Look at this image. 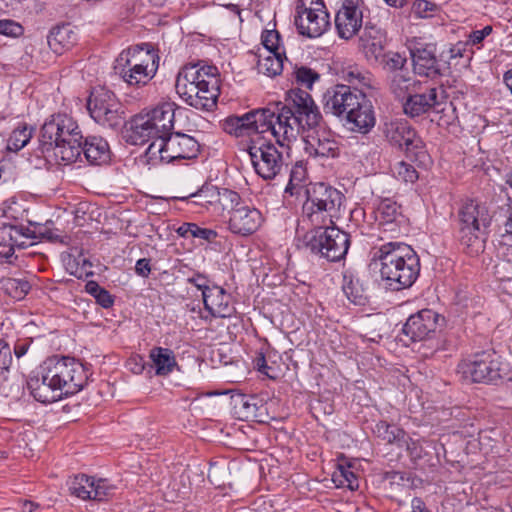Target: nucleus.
Masks as SVG:
<instances>
[{
  "instance_id": "obj_7",
  "label": "nucleus",
  "mask_w": 512,
  "mask_h": 512,
  "mask_svg": "<svg viewBox=\"0 0 512 512\" xmlns=\"http://www.w3.org/2000/svg\"><path fill=\"white\" fill-rule=\"evenodd\" d=\"M307 200L303 205V216L312 225L333 224L332 219L338 217L344 196L336 188L324 183H316L307 189Z\"/></svg>"
},
{
  "instance_id": "obj_62",
  "label": "nucleus",
  "mask_w": 512,
  "mask_h": 512,
  "mask_svg": "<svg viewBox=\"0 0 512 512\" xmlns=\"http://www.w3.org/2000/svg\"><path fill=\"white\" fill-rule=\"evenodd\" d=\"M135 272L141 277H148L151 272L150 260L146 258L139 259L135 265Z\"/></svg>"
},
{
  "instance_id": "obj_29",
  "label": "nucleus",
  "mask_w": 512,
  "mask_h": 512,
  "mask_svg": "<svg viewBox=\"0 0 512 512\" xmlns=\"http://www.w3.org/2000/svg\"><path fill=\"white\" fill-rule=\"evenodd\" d=\"M422 81L416 78V74L411 73L408 68L403 71H398L395 75L389 76V89L391 93L399 100H404L405 97L418 90H423Z\"/></svg>"
},
{
  "instance_id": "obj_3",
  "label": "nucleus",
  "mask_w": 512,
  "mask_h": 512,
  "mask_svg": "<svg viewBox=\"0 0 512 512\" xmlns=\"http://www.w3.org/2000/svg\"><path fill=\"white\" fill-rule=\"evenodd\" d=\"M220 74L214 65L188 64L178 73L175 83L179 97L201 111H213L220 95Z\"/></svg>"
},
{
  "instance_id": "obj_14",
  "label": "nucleus",
  "mask_w": 512,
  "mask_h": 512,
  "mask_svg": "<svg viewBox=\"0 0 512 512\" xmlns=\"http://www.w3.org/2000/svg\"><path fill=\"white\" fill-rule=\"evenodd\" d=\"M315 227L313 234L307 236L306 245L310 251L331 262L343 259L350 245L349 234L336 226L323 228V225H318Z\"/></svg>"
},
{
  "instance_id": "obj_37",
  "label": "nucleus",
  "mask_w": 512,
  "mask_h": 512,
  "mask_svg": "<svg viewBox=\"0 0 512 512\" xmlns=\"http://www.w3.org/2000/svg\"><path fill=\"white\" fill-rule=\"evenodd\" d=\"M373 433L387 444H394L398 447H403L406 432L404 429L397 425L389 424L384 420L378 421L374 428Z\"/></svg>"
},
{
  "instance_id": "obj_1",
  "label": "nucleus",
  "mask_w": 512,
  "mask_h": 512,
  "mask_svg": "<svg viewBox=\"0 0 512 512\" xmlns=\"http://www.w3.org/2000/svg\"><path fill=\"white\" fill-rule=\"evenodd\" d=\"M251 137L270 132L281 147H290L305 129L315 128L323 116L312 96L300 88L286 93L285 102L246 113Z\"/></svg>"
},
{
  "instance_id": "obj_19",
  "label": "nucleus",
  "mask_w": 512,
  "mask_h": 512,
  "mask_svg": "<svg viewBox=\"0 0 512 512\" xmlns=\"http://www.w3.org/2000/svg\"><path fill=\"white\" fill-rule=\"evenodd\" d=\"M115 486L107 479H96L85 474L76 475L69 482V491L82 500L104 501L113 495Z\"/></svg>"
},
{
  "instance_id": "obj_51",
  "label": "nucleus",
  "mask_w": 512,
  "mask_h": 512,
  "mask_svg": "<svg viewBox=\"0 0 512 512\" xmlns=\"http://www.w3.org/2000/svg\"><path fill=\"white\" fill-rule=\"evenodd\" d=\"M437 6L427 0H417L413 5V14L417 18L432 17L436 11Z\"/></svg>"
},
{
  "instance_id": "obj_34",
  "label": "nucleus",
  "mask_w": 512,
  "mask_h": 512,
  "mask_svg": "<svg viewBox=\"0 0 512 512\" xmlns=\"http://www.w3.org/2000/svg\"><path fill=\"white\" fill-rule=\"evenodd\" d=\"M474 50L467 48L464 41H458L455 44H450L447 48L440 52V61L448 67L451 65L466 66L473 58Z\"/></svg>"
},
{
  "instance_id": "obj_23",
  "label": "nucleus",
  "mask_w": 512,
  "mask_h": 512,
  "mask_svg": "<svg viewBox=\"0 0 512 512\" xmlns=\"http://www.w3.org/2000/svg\"><path fill=\"white\" fill-rule=\"evenodd\" d=\"M386 41V32L377 24L367 21L359 35V50L372 64L384 52Z\"/></svg>"
},
{
  "instance_id": "obj_43",
  "label": "nucleus",
  "mask_w": 512,
  "mask_h": 512,
  "mask_svg": "<svg viewBox=\"0 0 512 512\" xmlns=\"http://www.w3.org/2000/svg\"><path fill=\"white\" fill-rule=\"evenodd\" d=\"M292 76L296 84L306 90H312L315 83L321 79V74L306 65H295Z\"/></svg>"
},
{
  "instance_id": "obj_42",
  "label": "nucleus",
  "mask_w": 512,
  "mask_h": 512,
  "mask_svg": "<svg viewBox=\"0 0 512 512\" xmlns=\"http://www.w3.org/2000/svg\"><path fill=\"white\" fill-rule=\"evenodd\" d=\"M222 129L235 137L250 136L251 131L249 128L246 113L241 116L232 115L224 119L221 123Z\"/></svg>"
},
{
  "instance_id": "obj_31",
  "label": "nucleus",
  "mask_w": 512,
  "mask_h": 512,
  "mask_svg": "<svg viewBox=\"0 0 512 512\" xmlns=\"http://www.w3.org/2000/svg\"><path fill=\"white\" fill-rule=\"evenodd\" d=\"M82 153L91 164L100 165L110 159L107 141L100 136H88L81 139Z\"/></svg>"
},
{
  "instance_id": "obj_54",
  "label": "nucleus",
  "mask_w": 512,
  "mask_h": 512,
  "mask_svg": "<svg viewBox=\"0 0 512 512\" xmlns=\"http://www.w3.org/2000/svg\"><path fill=\"white\" fill-rule=\"evenodd\" d=\"M280 35L276 30L266 31L262 36V43L268 53L281 52L279 46Z\"/></svg>"
},
{
  "instance_id": "obj_45",
  "label": "nucleus",
  "mask_w": 512,
  "mask_h": 512,
  "mask_svg": "<svg viewBox=\"0 0 512 512\" xmlns=\"http://www.w3.org/2000/svg\"><path fill=\"white\" fill-rule=\"evenodd\" d=\"M32 132V127L29 128L26 124L19 125L11 133L8 139L7 149L9 151L17 152L24 148L29 143L32 137Z\"/></svg>"
},
{
  "instance_id": "obj_53",
  "label": "nucleus",
  "mask_w": 512,
  "mask_h": 512,
  "mask_svg": "<svg viewBox=\"0 0 512 512\" xmlns=\"http://www.w3.org/2000/svg\"><path fill=\"white\" fill-rule=\"evenodd\" d=\"M406 446V450L411 457L412 460H420L424 456V448L422 445V440L420 439H412L409 438L406 440V437L404 438L403 446Z\"/></svg>"
},
{
  "instance_id": "obj_63",
  "label": "nucleus",
  "mask_w": 512,
  "mask_h": 512,
  "mask_svg": "<svg viewBox=\"0 0 512 512\" xmlns=\"http://www.w3.org/2000/svg\"><path fill=\"white\" fill-rule=\"evenodd\" d=\"M506 234L512 236V204H508L505 210V220L503 222Z\"/></svg>"
},
{
  "instance_id": "obj_8",
  "label": "nucleus",
  "mask_w": 512,
  "mask_h": 512,
  "mask_svg": "<svg viewBox=\"0 0 512 512\" xmlns=\"http://www.w3.org/2000/svg\"><path fill=\"white\" fill-rule=\"evenodd\" d=\"M458 371L473 382L496 383L512 378V368L495 351H482L458 364Z\"/></svg>"
},
{
  "instance_id": "obj_5",
  "label": "nucleus",
  "mask_w": 512,
  "mask_h": 512,
  "mask_svg": "<svg viewBox=\"0 0 512 512\" xmlns=\"http://www.w3.org/2000/svg\"><path fill=\"white\" fill-rule=\"evenodd\" d=\"M160 57L151 43H141L123 50L115 61V70L129 86L147 85L156 75Z\"/></svg>"
},
{
  "instance_id": "obj_9",
  "label": "nucleus",
  "mask_w": 512,
  "mask_h": 512,
  "mask_svg": "<svg viewBox=\"0 0 512 512\" xmlns=\"http://www.w3.org/2000/svg\"><path fill=\"white\" fill-rule=\"evenodd\" d=\"M383 133L392 146L404 150L406 157L417 166L427 168L432 163L425 143L406 120L385 123Z\"/></svg>"
},
{
  "instance_id": "obj_56",
  "label": "nucleus",
  "mask_w": 512,
  "mask_h": 512,
  "mask_svg": "<svg viewBox=\"0 0 512 512\" xmlns=\"http://www.w3.org/2000/svg\"><path fill=\"white\" fill-rule=\"evenodd\" d=\"M12 362V353L10 346L3 340H0V369L8 371Z\"/></svg>"
},
{
  "instance_id": "obj_13",
  "label": "nucleus",
  "mask_w": 512,
  "mask_h": 512,
  "mask_svg": "<svg viewBox=\"0 0 512 512\" xmlns=\"http://www.w3.org/2000/svg\"><path fill=\"white\" fill-rule=\"evenodd\" d=\"M247 152L255 172L264 180H272L287 166L282 152L262 136L251 137Z\"/></svg>"
},
{
  "instance_id": "obj_50",
  "label": "nucleus",
  "mask_w": 512,
  "mask_h": 512,
  "mask_svg": "<svg viewBox=\"0 0 512 512\" xmlns=\"http://www.w3.org/2000/svg\"><path fill=\"white\" fill-rule=\"evenodd\" d=\"M493 32V28L490 25L484 26L482 29L474 30L469 33L467 40L464 41L467 44V48L472 49L476 47V49H480L483 46L484 40L491 35Z\"/></svg>"
},
{
  "instance_id": "obj_35",
  "label": "nucleus",
  "mask_w": 512,
  "mask_h": 512,
  "mask_svg": "<svg viewBox=\"0 0 512 512\" xmlns=\"http://www.w3.org/2000/svg\"><path fill=\"white\" fill-rule=\"evenodd\" d=\"M151 359L157 375L166 376L171 373L177 362L174 352L168 348L154 347L150 350Z\"/></svg>"
},
{
  "instance_id": "obj_39",
  "label": "nucleus",
  "mask_w": 512,
  "mask_h": 512,
  "mask_svg": "<svg viewBox=\"0 0 512 512\" xmlns=\"http://www.w3.org/2000/svg\"><path fill=\"white\" fill-rule=\"evenodd\" d=\"M218 187L212 184H204L199 190L191 193L188 196L176 197L180 201H188L190 198H194L191 203L200 205L206 209L210 206L217 205Z\"/></svg>"
},
{
  "instance_id": "obj_46",
  "label": "nucleus",
  "mask_w": 512,
  "mask_h": 512,
  "mask_svg": "<svg viewBox=\"0 0 512 512\" xmlns=\"http://www.w3.org/2000/svg\"><path fill=\"white\" fill-rule=\"evenodd\" d=\"M344 294L347 298L356 305H363L366 301V296L363 287L359 284L358 280L352 277L344 276L343 286Z\"/></svg>"
},
{
  "instance_id": "obj_58",
  "label": "nucleus",
  "mask_w": 512,
  "mask_h": 512,
  "mask_svg": "<svg viewBox=\"0 0 512 512\" xmlns=\"http://www.w3.org/2000/svg\"><path fill=\"white\" fill-rule=\"evenodd\" d=\"M304 177V170L301 167H295L290 172V180L285 188V192L293 194L292 189L298 185Z\"/></svg>"
},
{
  "instance_id": "obj_21",
  "label": "nucleus",
  "mask_w": 512,
  "mask_h": 512,
  "mask_svg": "<svg viewBox=\"0 0 512 512\" xmlns=\"http://www.w3.org/2000/svg\"><path fill=\"white\" fill-rule=\"evenodd\" d=\"M438 88L423 85V90L413 92L402 100L403 112L409 118H418L431 111L439 112Z\"/></svg>"
},
{
  "instance_id": "obj_26",
  "label": "nucleus",
  "mask_w": 512,
  "mask_h": 512,
  "mask_svg": "<svg viewBox=\"0 0 512 512\" xmlns=\"http://www.w3.org/2000/svg\"><path fill=\"white\" fill-rule=\"evenodd\" d=\"M48 378V371L42 365L39 375L30 377L27 382L31 395L41 403L56 402L64 395L57 383L54 385Z\"/></svg>"
},
{
  "instance_id": "obj_28",
  "label": "nucleus",
  "mask_w": 512,
  "mask_h": 512,
  "mask_svg": "<svg viewBox=\"0 0 512 512\" xmlns=\"http://www.w3.org/2000/svg\"><path fill=\"white\" fill-rule=\"evenodd\" d=\"M150 120L156 139L164 138L174 127L175 110L170 103H164L145 113Z\"/></svg>"
},
{
  "instance_id": "obj_60",
  "label": "nucleus",
  "mask_w": 512,
  "mask_h": 512,
  "mask_svg": "<svg viewBox=\"0 0 512 512\" xmlns=\"http://www.w3.org/2000/svg\"><path fill=\"white\" fill-rule=\"evenodd\" d=\"M4 232L9 236L10 241L12 242L10 245L20 246L18 243V237L23 236V231L21 227L9 225L4 227Z\"/></svg>"
},
{
  "instance_id": "obj_25",
  "label": "nucleus",
  "mask_w": 512,
  "mask_h": 512,
  "mask_svg": "<svg viewBox=\"0 0 512 512\" xmlns=\"http://www.w3.org/2000/svg\"><path fill=\"white\" fill-rule=\"evenodd\" d=\"M355 90V88L345 84H336L327 88L321 98L324 112L335 117L344 115Z\"/></svg>"
},
{
  "instance_id": "obj_16",
  "label": "nucleus",
  "mask_w": 512,
  "mask_h": 512,
  "mask_svg": "<svg viewBox=\"0 0 512 512\" xmlns=\"http://www.w3.org/2000/svg\"><path fill=\"white\" fill-rule=\"evenodd\" d=\"M295 25L301 35L309 38L321 36L328 28L329 14L322 0H301Z\"/></svg>"
},
{
  "instance_id": "obj_33",
  "label": "nucleus",
  "mask_w": 512,
  "mask_h": 512,
  "mask_svg": "<svg viewBox=\"0 0 512 512\" xmlns=\"http://www.w3.org/2000/svg\"><path fill=\"white\" fill-rule=\"evenodd\" d=\"M128 138L133 145H143L156 140L151 122L145 114H139L132 118Z\"/></svg>"
},
{
  "instance_id": "obj_47",
  "label": "nucleus",
  "mask_w": 512,
  "mask_h": 512,
  "mask_svg": "<svg viewBox=\"0 0 512 512\" xmlns=\"http://www.w3.org/2000/svg\"><path fill=\"white\" fill-rule=\"evenodd\" d=\"M217 204L220 205L223 210L229 211L230 214L242 206L241 197L236 191L219 187Z\"/></svg>"
},
{
  "instance_id": "obj_24",
  "label": "nucleus",
  "mask_w": 512,
  "mask_h": 512,
  "mask_svg": "<svg viewBox=\"0 0 512 512\" xmlns=\"http://www.w3.org/2000/svg\"><path fill=\"white\" fill-rule=\"evenodd\" d=\"M261 223L262 214L258 209L242 205L231 213L228 227L232 233L245 236L254 233Z\"/></svg>"
},
{
  "instance_id": "obj_10",
  "label": "nucleus",
  "mask_w": 512,
  "mask_h": 512,
  "mask_svg": "<svg viewBox=\"0 0 512 512\" xmlns=\"http://www.w3.org/2000/svg\"><path fill=\"white\" fill-rule=\"evenodd\" d=\"M48 380L57 383L64 395H73L86 385L89 373L78 360L70 357H52L43 363Z\"/></svg>"
},
{
  "instance_id": "obj_18",
  "label": "nucleus",
  "mask_w": 512,
  "mask_h": 512,
  "mask_svg": "<svg viewBox=\"0 0 512 512\" xmlns=\"http://www.w3.org/2000/svg\"><path fill=\"white\" fill-rule=\"evenodd\" d=\"M414 74L435 79L443 75L442 62L436 56V45L416 42L409 46Z\"/></svg>"
},
{
  "instance_id": "obj_12",
  "label": "nucleus",
  "mask_w": 512,
  "mask_h": 512,
  "mask_svg": "<svg viewBox=\"0 0 512 512\" xmlns=\"http://www.w3.org/2000/svg\"><path fill=\"white\" fill-rule=\"evenodd\" d=\"M87 109L91 118L98 124L111 129H118L125 123L123 105L114 92L105 87L92 89Z\"/></svg>"
},
{
  "instance_id": "obj_48",
  "label": "nucleus",
  "mask_w": 512,
  "mask_h": 512,
  "mask_svg": "<svg viewBox=\"0 0 512 512\" xmlns=\"http://www.w3.org/2000/svg\"><path fill=\"white\" fill-rule=\"evenodd\" d=\"M342 78L351 85L360 84L362 86H369L370 73L360 69L358 66H349L342 71Z\"/></svg>"
},
{
  "instance_id": "obj_38",
  "label": "nucleus",
  "mask_w": 512,
  "mask_h": 512,
  "mask_svg": "<svg viewBox=\"0 0 512 512\" xmlns=\"http://www.w3.org/2000/svg\"><path fill=\"white\" fill-rule=\"evenodd\" d=\"M372 64L378 65L390 75H395L398 71L407 69V58L399 52L388 51L383 52Z\"/></svg>"
},
{
  "instance_id": "obj_41",
  "label": "nucleus",
  "mask_w": 512,
  "mask_h": 512,
  "mask_svg": "<svg viewBox=\"0 0 512 512\" xmlns=\"http://www.w3.org/2000/svg\"><path fill=\"white\" fill-rule=\"evenodd\" d=\"M350 468L351 465L344 460L337 463L336 469L332 474V480L337 487H347L351 490L358 488L357 477Z\"/></svg>"
},
{
  "instance_id": "obj_27",
  "label": "nucleus",
  "mask_w": 512,
  "mask_h": 512,
  "mask_svg": "<svg viewBox=\"0 0 512 512\" xmlns=\"http://www.w3.org/2000/svg\"><path fill=\"white\" fill-rule=\"evenodd\" d=\"M202 298L205 309L213 317H230L235 311L231 305V296L220 286L212 285Z\"/></svg>"
},
{
  "instance_id": "obj_17",
  "label": "nucleus",
  "mask_w": 512,
  "mask_h": 512,
  "mask_svg": "<svg viewBox=\"0 0 512 512\" xmlns=\"http://www.w3.org/2000/svg\"><path fill=\"white\" fill-rule=\"evenodd\" d=\"M444 318L432 309H422L406 320L402 333L410 341H424L432 338L443 325Z\"/></svg>"
},
{
  "instance_id": "obj_64",
  "label": "nucleus",
  "mask_w": 512,
  "mask_h": 512,
  "mask_svg": "<svg viewBox=\"0 0 512 512\" xmlns=\"http://www.w3.org/2000/svg\"><path fill=\"white\" fill-rule=\"evenodd\" d=\"M411 507L412 512H429L424 501L419 497H415L412 499Z\"/></svg>"
},
{
  "instance_id": "obj_61",
  "label": "nucleus",
  "mask_w": 512,
  "mask_h": 512,
  "mask_svg": "<svg viewBox=\"0 0 512 512\" xmlns=\"http://www.w3.org/2000/svg\"><path fill=\"white\" fill-rule=\"evenodd\" d=\"M16 259L17 256L15 255L13 245H9L8 247H4L0 250V264H13Z\"/></svg>"
},
{
  "instance_id": "obj_36",
  "label": "nucleus",
  "mask_w": 512,
  "mask_h": 512,
  "mask_svg": "<svg viewBox=\"0 0 512 512\" xmlns=\"http://www.w3.org/2000/svg\"><path fill=\"white\" fill-rule=\"evenodd\" d=\"M260 402L254 395L238 394L232 397L234 413L242 420L256 418Z\"/></svg>"
},
{
  "instance_id": "obj_4",
  "label": "nucleus",
  "mask_w": 512,
  "mask_h": 512,
  "mask_svg": "<svg viewBox=\"0 0 512 512\" xmlns=\"http://www.w3.org/2000/svg\"><path fill=\"white\" fill-rule=\"evenodd\" d=\"M81 139V130L71 116L52 115L41 127L38 149L43 157L52 154L57 163H73L82 154Z\"/></svg>"
},
{
  "instance_id": "obj_30",
  "label": "nucleus",
  "mask_w": 512,
  "mask_h": 512,
  "mask_svg": "<svg viewBox=\"0 0 512 512\" xmlns=\"http://www.w3.org/2000/svg\"><path fill=\"white\" fill-rule=\"evenodd\" d=\"M77 33L70 24L58 25L52 28L47 36L50 49L56 54H62L71 49L77 42Z\"/></svg>"
},
{
  "instance_id": "obj_40",
  "label": "nucleus",
  "mask_w": 512,
  "mask_h": 512,
  "mask_svg": "<svg viewBox=\"0 0 512 512\" xmlns=\"http://www.w3.org/2000/svg\"><path fill=\"white\" fill-rule=\"evenodd\" d=\"M283 58L286 59L284 52L268 53L267 56H260L257 68L260 73L269 77H275L281 74L283 70Z\"/></svg>"
},
{
  "instance_id": "obj_6",
  "label": "nucleus",
  "mask_w": 512,
  "mask_h": 512,
  "mask_svg": "<svg viewBox=\"0 0 512 512\" xmlns=\"http://www.w3.org/2000/svg\"><path fill=\"white\" fill-rule=\"evenodd\" d=\"M457 216L460 243L475 251L483 248L492 222L488 204L477 198H467L461 203Z\"/></svg>"
},
{
  "instance_id": "obj_32",
  "label": "nucleus",
  "mask_w": 512,
  "mask_h": 512,
  "mask_svg": "<svg viewBox=\"0 0 512 512\" xmlns=\"http://www.w3.org/2000/svg\"><path fill=\"white\" fill-rule=\"evenodd\" d=\"M375 218L384 230L394 231V226L403 219L401 207L389 198L382 199L375 209Z\"/></svg>"
},
{
  "instance_id": "obj_52",
  "label": "nucleus",
  "mask_w": 512,
  "mask_h": 512,
  "mask_svg": "<svg viewBox=\"0 0 512 512\" xmlns=\"http://www.w3.org/2000/svg\"><path fill=\"white\" fill-rule=\"evenodd\" d=\"M23 27L16 21L10 19L0 20V34L9 37H19L23 34Z\"/></svg>"
},
{
  "instance_id": "obj_15",
  "label": "nucleus",
  "mask_w": 512,
  "mask_h": 512,
  "mask_svg": "<svg viewBox=\"0 0 512 512\" xmlns=\"http://www.w3.org/2000/svg\"><path fill=\"white\" fill-rule=\"evenodd\" d=\"M350 131L367 134L375 126L376 118L371 101L356 89L344 115L338 117Z\"/></svg>"
},
{
  "instance_id": "obj_59",
  "label": "nucleus",
  "mask_w": 512,
  "mask_h": 512,
  "mask_svg": "<svg viewBox=\"0 0 512 512\" xmlns=\"http://www.w3.org/2000/svg\"><path fill=\"white\" fill-rule=\"evenodd\" d=\"M95 299L96 302L105 309L112 307L114 304V297L104 288H102L101 291H98V294L95 295Z\"/></svg>"
},
{
  "instance_id": "obj_2",
  "label": "nucleus",
  "mask_w": 512,
  "mask_h": 512,
  "mask_svg": "<svg viewBox=\"0 0 512 512\" xmlns=\"http://www.w3.org/2000/svg\"><path fill=\"white\" fill-rule=\"evenodd\" d=\"M369 266L379 272L382 281L393 291L411 287L421 268L417 253L402 242H387L374 248Z\"/></svg>"
},
{
  "instance_id": "obj_22",
  "label": "nucleus",
  "mask_w": 512,
  "mask_h": 512,
  "mask_svg": "<svg viewBox=\"0 0 512 512\" xmlns=\"http://www.w3.org/2000/svg\"><path fill=\"white\" fill-rule=\"evenodd\" d=\"M320 123L312 129H305L311 131L304 138V150L306 154L314 158H334L339 154L338 142L326 131H318L316 128Z\"/></svg>"
},
{
  "instance_id": "obj_11",
  "label": "nucleus",
  "mask_w": 512,
  "mask_h": 512,
  "mask_svg": "<svg viewBox=\"0 0 512 512\" xmlns=\"http://www.w3.org/2000/svg\"><path fill=\"white\" fill-rule=\"evenodd\" d=\"M198 141L187 134L176 132L170 133L164 138L151 142L146 149V156L149 161L170 163L178 159H191L199 152Z\"/></svg>"
},
{
  "instance_id": "obj_44",
  "label": "nucleus",
  "mask_w": 512,
  "mask_h": 512,
  "mask_svg": "<svg viewBox=\"0 0 512 512\" xmlns=\"http://www.w3.org/2000/svg\"><path fill=\"white\" fill-rule=\"evenodd\" d=\"M0 288L15 300H22L29 292L31 286L25 279L0 278Z\"/></svg>"
},
{
  "instance_id": "obj_20",
  "label": "nucleus",
  "mask_w": 512,
  "mask_h": 512,
  "mask_svg": "<svg viewBox=\"0 0 512 512\" xmlns=\"http://www.w3.org/2000/svg\"><path fill=\"white\" fill-rule=\"evenodd\" d=\"M341 6L335 16V26L338 35L342 39L352 38L361 28L363 23V0H340Z\"/></svg>"
},
{
  "instance_id": "obj_49",
  "label": "nucleus",
  "mask_w": 512,
  "mask_h": 512,
  "mask_svg": "<svg viewBox=\"0 0 512 512\" xmlns=\"http://www.w3.org/2000/svg\"><path fill=\"white\" fill-rule=\"evenodd\" d=\"M393 175L406 183H414L418 179V173L411 164L400 161L392 168Z\"/></svg>"
},
{
  "instance_id": "obj_55",
  "label": "nucleus",
  "mask_w": 512,
  "mask_h": 512,
  "mask_svg": "<svg viewBox=\"0 0 512 512\" xmlns=\"http://www.w3.org/2000/svg\"><path fill=\"white\" fill-rule=\"evenodd\" d=\"M186 281L200 290L202 292V297L204 296V293L206 294V291L210 290L212 287V285H210L209 278L198 272L193 273Z\"/></svg>"
},
{
  "instance_id": "obj_57",
  "label": "nucleus",
  "mask_w": 512,
  "mask_h": 512,
  "mask_svg": "<svg viewBox=\"0 0 512 512\" xmlns=\"http://www.w3.org/2000/svg\"><path fill=\"white\" fill-rule=\"evenodd\" d=\"M192 228L191 237L193 238H199L211 242L217 237V232L212 229L199 227L195 223Z\"/></svg>"
}]
</instances>
